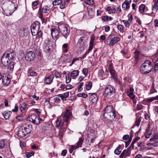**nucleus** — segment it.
<instances>
[{
	"instance_id": "f257e3e1",
	"label": "nucleus",
	"mask_w": 158,
	"mask_h": 158,
	"mask_svg": "<svg viewBox=\"0 0 158 158\" xmlns=\"http://www.w3.org/2000/svg\"><path fill=\"white\" fill-rule=\"evenodd\" d=\"M104 111V117L107 120L111 121L115 118V111L112 105L107 106Z\"/></svg>"
},
{
	"instance_id": "f03ea898",
	"label": "nucleus",
	"mask_w": 158,
	"mask_h": 158,
	"mask_svg": "<svg viewBox=\"0 0 158 158\" xmlns=\"http://www.w3.org/2000/svg\"><path fill=\"white\" fill-rule=\"evenodd\" d=\"M32 129V125L30 124H26L19 129L18 131V136L19 137H23L30 133Z\"/></svg>"
},
{
	"instance_id": "7ed1b4c3",
	"label": "nucleus",
	"mask_w": 158,
	"mask_h": 158,
	"mask_svg": "<svg viewBox=\"0 0 158 158\" xmlns=\"http://www.w3.org/2000/svg\"><path fill=\"white\" fill-rule=\"evenodd\" d=\"M153 68V65L149 60H145L140 67V71L142 73L148 74L150 73Z\"/></svg>"
},
{
	"instance_id": "20e7f679",
	"label": "nucleus",
	"mask_w": 158,
	"mask_h": 158,
	"mask_svg": "<svg viewBox=\"0 0 158 158\" xmlns=\"http://www.w3.org/2000/svg\"><path fill=\"white\" fill-rule=\"evenodd\" d=\"M115 93V90L114 88L109 85L105 88L103 95L104 97L111 99L113 97Z\"/></svg>"
},
{
	"instance_id": "39448f33",
	"label": "nucleus",
	"mask_w": 158,
	"mask_h": 158,
	"mask_svg": "<svg viewBox=\"0 0 158 158\" xmlns=\"http://www.w3.org/2000/svg\"><path fill=\"white\" fill-rule=\"evenodd\" d=\"M119 37L114 36V35H110L105 41V43L109 46H113L120 41Z\"/></svg>"
},
{
	"instance_id": "423d86ee",
	"label": "nucleus",
	"mask_w": 158,
	"mask_h": 158,
	"mask_svg": "<svg viewBox=\"0 0 158 158\" xmlns=\"http://www.w3.org/2000/svg\"><path fill=\"white\" fill-rule=\"evenodd\" d=\"M58 28L60 33L66 39L70 33V28L68 26L64 24H58Z\"/></svg>"
},
{
	"instance_id": "0eeeda50",
	"label": "nucleus",
	"mask_w": 158,
	"mask_h": 158,
	"mask_svg": "<svg viewBox=\"0 0 158 158\" xmlns=\"http://www.w3.org/2000/svg\"><path fill=\"white\" fill-rule=\"evenodd\" d=\"M50 11V9L49 7L47 6H44L42 9L41 7L40 8L38 12L39 17L40 18L43 23L44 22L45 19L43 17V13H48Z\"/></svg>"
},
{
	"instance_id": "6e6552de",
	"label": "nucleus",
	"mask_w": 158,
	"mask_h": 158,
	"mask_svg": "<svg viewBox=\"0 0 158 158\" xmlns=\"http://www.w3.org/2000/svg\"><path fill=\"white\" fill-rule=\"evenodd\" d=\"M51 32L52 38L55 40L54 42L55 44L56 40L59 39L60 37L59 30L57 28H52L51 29Z\"/></svg>"
},
{
	"instance_id": "1a4fd4ad",
	"label": "nucleus",
	"mask_w": 158,
	"mask_h": 158,
	"mask_svg": "<svg viewBox=\"0 0 158 158\" xmlns=\"http://www.w3.org/2000/svg\"><path fill=\"white\" fill-rule=\"evenodd\" d=\"M40 118L39 116L38 117L36 114H31L29 117V119L30 121L33 123L36 124H39L40 123Z\"/></svg>"
},
{
	"instance_id": "9d476101",
	"label": "nucleus",
	"mask_w": 158,
	"mask_h": 158,
	"mask_svg": "<svg viewBox=\"0 0 158 158\" xmlns=\"http://www.w3.org/2000/svg\"><path fill=\"white\" fill-rule=\"evenodd\" d=\"M35 54L32 51L27 52L25 55V59L26 60L31 61L35 59Z\"/></svg>"
},
{
	"instance_id": "9b49d317",
	"label": "nucleus",
	"mask_w": 158,
	"mask_h": 158,
	"mask_svg": "<svg viewBox=\"0 0 158 158\" xmlns=\"http://www.w3.org/2000/svg\"><path fill=\"white\" fill-rule=\"evenodd\" d=\"M72 116V112L70 110L67 109L65 113L63 115V120L68 123L69 121L71 116Z\"/></svg>"
},
{
	"instance_id": "f8f14e48",
	"label": "nucleus",
	"mask_w": 158,
	"mask_h": 158,
	"mask_svg": "<svg viewBox=\"0 0 158 158\" xmlns=\"http://www.w3.org/2000/svg\"><path fill=\"white\" fill-rule=\"evenodd\" d=\"M52 4L53 6L60 5V8L61 9H63L65 8V1L62 0H54L52 2Z\"/></svg>"
},
{
	"instance_id": "ddd939ff",
	"label": "nucleus",
	"mask_w": 158,
	"mask_h": 158,
	"mask_svg": "<svg viewBox=\"0 0 158 158\" xmlns=\"http://www.w3.org/2000/svg\"><path fill=\"white\" fill-rule=\"evenodd\" d=\"M108 69L111 76L113 79L116 78L117 76V74L116 71L114 69L113 65L112 63L109 64Z\"/></svg>"
},
{
	"instance_id": "4468645a",
	"label": "nucleus",
	"mask_w": 158,
	"mask_h": 158,
	"mask_svg": "<svg viewBox=\"0 0 158 158\" xmlns=\"http://www.w3.org/2000/svg\"><path fill=\"white\" fill-rule=\"evenodd\" d=\"M89 100L92 103H96L98 101V97L96 94L95 93H89Z\"/></svg>"
},
{
	"instance_id": "2eb2a0df",
	"label": "nucleus",
	"mask_w": 158,
	"mask_h": 158,
	"mask_svg": "<svg viewBox=\"0 0 158 158\" xmlns=\"http://www.w3.org/2000/svg\"><path fill=\"white\" fill-rule=\"evenodd\" d=\"M131 153L130 147L126 150H124L121 153L119 156V158H126L127 157L130 156Z\"/></svg>"
},
{
	"instance_id": "dca6fc26",
	"label": "nucleus",
	"mask_w": 158,
	"mask_h": 158,
	"mask_svg": "<svg viewBox=\"0 0 158 158\" xmlns=\"http://www.w3.org/2000/svg\"><path fill=\"white\" fill-rule=\"evenodd\" d=\"M150 140L151 141H154V142L151 143V145L155 147L158 146V135L155 134L153 137L150 139Z\"/></svg>"
},
{
	"instance_id": "f3484780",
	"label": "nucleus",
	"mask_w": 158,
	"mask_h": 158,
	"mask_svg": "<svg viewBox=\"0 0 158 158\" xmlns=\"http://www.w3.org/2000/svg\"><path fill=\"white\" fill-rule=\"evenodd\" d=\"M131 1V0H127L123 3L122 7L124 10H127L129 9Z\"/></svg>"
},
{
	"instance_id": "a211bd4d",
	"label": "nucleus",
	"mask_w": 158,
	"mask_h": 158,
	"mask_svg": "<svg viewBox=\"0 0 158 158\" xmlns=\"http://www.w3.org/2000/svg\"><path fill=\"white\" fill-rule=\"evenodd\" d=\"M54 77V74H52L48 77H45L44 80V83L46 84H50L52 82Z\"/></svg>"
},
{
	"instance_id": "6ab92c4d",
	"label": "nucleus",
	"mask_w": 158,
	"mask_h": 158,
	"mask_svg": "<svg viewBox=\"0 0 158 158\" xmlns=\"http://www.w3.org/2000/svg\"><path fill=\"white\" fill-rule=\"evenodd\" d=\"M27 73L28 76L31 77H35L37 75V73L35 71L34 68L31 67L29 68L27 71Z\"/></svg>"
},
{
	"instance_id": "aec40b11",
	"label": "nucleus",
	"mask_w": 158,
	"mask_h": 158,
	"mask_svg": "<svg viewBox=\"0 0 158 158\" xmlns=\"http://www.w3.org/2000/svg\"><path fill=\"white\" fill-rule=\"evenodd\" d=\"M10 82V79L7 76H4L2 77V83L5 86L8 85Z\"/></svg>"
},
{
	"instance_id": "412c9836",
	"label": "nucleus",
	"mask_w": 158,
	"mask_h": 158,
	"mask_svg": "<svg viewBox=\"0 0 158 158\" xmlns=\"http://www.w3.org/2000/svg\"><path fill=\"white\" fill-rule=\"evenodd\" d=\"M8 60H9L6 56L3 54L1 58L2 64L4 66H6L8 65Z\"/></svg>"
},
{
	"instance_id": "4be33fe9",
	"label": "nucleus",
	"mask_w": 158,
	"mask_h": 158,
	"mask_svg": "<svg viewBox=\"0 0 158 158\" xmlns=\"http://www.w3.org/2000/svg\"><path fill=\"white\" fill-rule=\"evenodd\" d=\"M84 140V138L82 137L79 138L77 142L74 146L76 148H79L81 147L83 142Z\"/></svg>"
},
{
	"instance_id": "5701e85b",
	"label": "nucleus",
	"mask_w": 158,
	"mask_h": 158,
	"mask_svg": "<svg viewBox=\"0 0 158 158\" xmlns=\"http://www.w3.org/2000/svg\"><path fill=\"white\" fill-rule=\"evenodd\" d=\"M99 76L102 79L107 77V74L104 72L103 69L99 70L98 72Z\"/></svg>"
},
{
	"instance_id": "b1692460",
	"label": "nucleus",
	"mask_w": 158,
	"mask_h": 158,
	"mask_svg": "<svg viewBox=\"0 0 158 158\" xmlns=\"http://www.w3.org/2000/svg\"><path fill=\"white\" fill-rule=\"evenodd\" d=\"M27 104L25 102H23L20 104V109L21 112L23 113L25 110H27Z\"/></svg>"
},
{
	"instance_id": "393cba45",
	"label": "nucleus",
	"mask_w": 158,
	"mask_h": 158,
	"mask_svg": "<svg viewBox=\"0 0 158 158\" xmlns=\"http://www.w3.org/2000/svg\"><path fill=\"white\" fill-rule=\"evenodd\" d=\"M52 45L50 46V44H44L43 50L46 53L50 52L51 51V49L52 48Z\"/></svg>"
},
{
	"instance_id": "a878e982",
	"label": "nucleus",
	"mask_w": 158,
	"mask_h": 158,
	"mask_svg": "<svg viewBox=\"0 0 158 158\" xmlns=\"http://www.w3.org/2000/svg\"><path fill=\"white\" fill-rule=\"evenodd\" d=\"M40 27V23L38 21H36L32 24L31 27L35 29L39 30Z\"/></svg>"
},
{
	"instance_id": "bb28decb",
	"label": "nucleus",
	"mask_w": 158,
	"mask_h": 158,
	"mask_svg": "<svg viewBox=\"0 0 158 158\" xmlns=\"http://www.w3.org/2000/svg\"><path fill=\"white\" fill-rule=\"evenodd\" d=\"M12 114V112L9 111H6L2 113V115L6 119H7L10 117Z\"/></svg>"
},
{
	"instance_id": "cd10ccee",
	"label": "nucleus",
	"mask_w": 158,
	"mask_h": 158,
	"mask_svg": "<svg viewBox=\"0 0 158 158\" xmlns=\"http://www.w3.org/2000/svg\"><path fill=\"white\" fill-rule=\"evenodd\" d=\"M153 2H154V4L152 10L156 13L158 10V0H154Z\"/></svg>"
},
{
	"instance_id": "c85d7f7f",
	"label": "nucleus",
	"mask_w": 158,
	"mask_h": 158,
	"mask_svg": "<svg viewBox=\"0 0 158 158\" xmlns=\"http://www.w3.org/2000/svg\"><path fill=\"white\" fill-rule=\"evenodd\" d=\"M135 54V58L136 63L138 62L139 60V55L140 53V52L138 50H136L134 52Z\"/></svg>"
},
{
	"instance_id": "c756f323",
	"label": "nucleus",
	"mask_w": 158,
	"mask_h": 158,
	"mask_svg": "<svg viewBox=\"0 0 158 158\" xmlns=\"http://www.w3.org/2000/svg\"><path fill=\"white\" fill-rule=\"evenodd\" d=\"M106 11L108 12L111 11L110 12H109V13L110 14H111V13L112 14H114L116 12L115 8L114 7H112L111 8L110 6H107L106 8Z\"/></svg>"
},
{
	"instance_id": "7c9ffc66",
	"label": "nucleus",
	"mask_w": 158,
	"mask_h": 158,
	"mask_svg": "<svg viewBox=\"0 0 158 158\" xmlns=\"http://www.w3.org/2000/svg\"><path fill=\"white\" fill-rule=\"evenodd\" d=\"M62 50L63 52L64 53H66L68 52L69 50V48L68 44H64L63 45Z\"/></svg>"
},
{
	"instance_id": "2f4dec72",
	"label": "nucleus",
	"mask_w": 158,
	"mask_h": 158,
	"mask_svg": "<svg viewBox=\"0 0 158 158\" xmlns=\"http://www.w3.org/2000/svg\"><path fill=\"white\" fill-rule=\"evenodd\" d=\"M14 67V64L13 62H10L7 66L8 71L9 72H11L13 70Z\"/></svg>"
},
{
	"instance_id": "473e14b6",
	"label": "nucleus",
	"mask_w": 158,
	"mask_h": 158,
	"mask_svg": "<svg viewBox=\"0 0 158 158\" xmlns=\"http://www.w3.org/2000/svg\"><path fill=\"white\" fill-rule=\"evenodd\" d=\"M102 19L104 21L108 22L111 20L113 18L112 17L108 16L107 15H105L102 16Z\"/></svg>"
},
{
	"instance_id": "72a5a7b5",
	"label": "nucleus",
	"mask_w": 158,
	"mask_h": 158,
	"mask_svg": "<svg viewBox=\"0 0 158 158\" xmlns=\"http://www.w3.org/2000/svg\"><path fill=\"white\" fill-rule=\"evenodd\" d=\"M87 10L89 16H92L93 15L94 13V11L92 8H91L89 6H88L87 7Z\"/></svg>"
},
{
	"instance_id": "f704fd0d",
	"label": "nucleus",
	"mask_w": 158,
	"mask_h": 158,
	"mask_svg": "<svg viewBox=\"0 0 158 158\" xmlns=\"http://www.w3.org/2000/svg\"><path fill=\"white\" fill-rule=\"evenodd\" d=\"M122 146L121 145L119 146L116 148L114 151V153L117 155H119L121 152V149Z\"/></svg>"
},
{
	"instance_id": "c9c22d12",
	"label": "nucleus",
	"mask_w": 158,
	"mask_h": 158,
	"mask_svg": "<svg viewBox=\"0 0 158 158\" xmlns=\"http://www.w3.org/2000/svg\"><path fill=\"white\" fill-rule=\"evenodd\" d=\"M79 71L78 70H73L70 73V75L72 77H76L79 75Z\"/></svg>"
},
{
	"instance_id": "e433bc0d",
	"label": "nucleus",
	"mask_w": 158,
	"mask_h": 158,
	"mask_svg": "<svg viewBox=\"0 0 158 158\" xmlns=\"http://www.w3.org/2000/svg\"><path fill=\"white\" fill-rule=\"evenodd\" d=\"M70 75L69 73H68L65 76V83L66 84L69 83L71 81V78L70 77Z\"/></svg>"
},
{
	"instance_id": "4c0bfd02",
	"label": "nucleus",
	"mask_w": 158,
	"mask_h": 158,
	"mask_svg": "<svg viewBox=\"0 0 158 158\" xmlns=\"http://www.w3.org/2000/svg\"><path fill=\"white\" fill-rule=\"evenodd\" d=\"M145 8V6L144 4H142L140 5L139 8V10L140 13H144Z\"/></svg>"
},
{
	"instance_id": "58836bf2",
	"label": "nucleus",
	"mask_w": 158,
	"mask_h": 158,
	"mask_svg": "<svg viewBox=\"0 0 158 158\" xmlns=\"http://www.w3.org/2000/svg\"><path fill=\"white\" fill-rule=\"evenodd\" d=\"M117 28L120 32L123 33L124 31V27L121 24H119L117 26Z\"/></svg>"
},
{
	"instance_id": "ea45409f",
	"label": "nucleus",
	"mask_w": 158,
	"mask_h": 158,
	"mask_svg": "<svg viewBox=\"0 0 158 158\" xmlns=\"http://www.w3.org/2000/svg\"><path fill=\"white\" fill-rule=\"evenodd\" d=\"M13 52H14V51L11 48H9L7 51H6L3 54L6 56H8Z\"/></svg>"
},
{
	"instance_id": "a19ab883",
	"label": "nucleus",
	"mask_w": 158,
	"mask_h": 158,
	"mask_svg": "<svg viewBox=\"0 0 158 158\" xmlns=\"http://www.w3.org/2000/svg\"><path fill=\"white\" fill-rule=\"evenodd\" d=\"M85 2L87 5H93L94 3V2L93 0H87L85 1Z\"/></svg>"
},
{
	"instance_id": "79ce46f5",
	"label": "nucleus",
	"mask_w": 158,
	"mask_h": 158,
	"mask_svg": "<svg viewBox=\"0 0 158 158\" xmlns=\"http://www.w3.org/2000/svg\"><path fill=\"white\" fill-rule=\"evenodd\" d=\"M77 96L78 97L86 98L88 97L87 94L84 93H79L77 94Z\"/></svg>"
},
{
	"instance_id": "37998d69",
	"label": "nucleus",
	"mask_w": 158,
	"mask_h": 158,
	"mask_svg": "<svg viewBox=\"0 0 158 158\" xmlns=\"http://www.w3.org/2000/svg\"><path fill=\"white\" fill-rule=\"evenodd\" d=\"M39 2V1L37 0L32 2V5L33 9H35L36 8V6L38 5Z\"/></svg>"
},
{
	"instance_id": "c03bdc74",
	"label": "nucleus",
	"mask_w": 158,
	"mask_h": 158,
	"mask_svg": "<svg viewBox=\"0 0 158 158\" xmlns=\"http://www.w3.org/2000/svg\"><path fill=\"white\" fill-rule=\"evenodd\" d=\"M92 82L89 81L88 82V84H86V90H89L91 89L92 86Z\"/></svg>"
},
{
	"instance_id": "a18cd8bd",
	"label": "nucleus",
	"mask_w": 158,
	"mask_h": 158,
	"mask_svg": "<svg viewBox=\"0 0 158 158\" xmlns=\"http://www.w3.org/2000/svg\"><path fill=\"white\" fill-rule=\"evenodd\" d=\"M123 22L126 27L129 28L131 24V23L126 20H123Z\"/></svg>"
},
{
	"instance_id": "49530a36",
	"label": "nucleus",
	"mask_w": 158,
	"mask_h": 158,
	"mask_svg": "<svg viewBox=\"0 0 158 158\" xmlns=\"http://www.w3.org/2000/svg\"><path fill=\"white\" fill-rule=\"evenodd\" d=\"M5 142L4 140H0V149H2L5 146Z\"/></svg>"
},
{
	"instance_id": "de8ad7c7",
	"label": "nucleus",
	"mask_w": 158,
	"mask_h": 158,
	"mask_svg": "<svg viewBox=\"0 0 158 158\" xmlns=\"http://www.w3.org/2000/svg\"><path fill=\"white\" fill-rule=\"evenodd\" d=\"M141 121V118H137L135 122V125L139 127Z\"/></svg>"
},
{
	"instance_id": "09e8293b",
	"label": "nucleus",
	"mask_w": 158,
	"mask_h": 158,
	"mask_svg": "<svg viewBox=\"0 0 158 158\" xmlns=\"http://www.w3.org/2000/svg\"><path fill=\"white\" fill-rule=\"evenodd\" d=\"M38 31L39 30L35 29L31 27V31L32 35L33 36L37 34Z\"/></svg>"
},
{
	"instance_id": "8fccbe9b",
	"label": "nucleus",
	"mask_w": 158,
	"mask_h": 158,
	"mask_svg": "<svg viewBox=\"0 0 158 158\" xmlns=\"http://www.w3.org/2000/svg\"><path fill=\"white\" fill-rule=\"evenodd\" d=\"M145 100L146 101V102L147 103L151 102L154 100H155V98L154 97H152V98H146Z\"/></svg>"
},
{
	"instance_id": "3c124183",
	"label": "nucleus",
	"mask_w": 158,
	"mask_h": 158,
	"mask_svg": "<svg viewBox=\"0 0 158 158\" xmlns=\"http://www.w3.org/2000/svg\"><path fill=\"white\" fill-rule=\"evenodd\" d=\"M145 100L146 101V102L147 103L151 102L154 100H155V98L154 97H152V98H146Z\"/></svg>"
},
{
	"instance_id": "603ef678",
	"label": "nucleus",
	"mask_w": 158,
	"mask_h": 158,
	"mask_svg": "<svg viewBox=\"0 0 158 158\" xmlns=\"http://www.w3.org/2000/svg\"><path fill=\"white\" fill-rule=\"evenodd\" d=\"M61 121V119L60 118H57V120L56 121V127H58L60 125Z\"/></svg>"
},
{
	"instance_id": "864d4df0",
	"label": "nucleus",
	"mask_w": 158,
	"mask_h": 158,
	"mask_svg": "<svg viewBox=\"0 0 158 158\" xmlns=\"http://www.w3.org/2000/svg\"><path fill=\"white\" fill-rule=\"evenodd\" d=\"M26 102L30 106L33 105L35 102L34 100L30 99L28 100Z\"/></svg>"
},
{
	"instance_id": "5fc2aeb1",
	"label": "nucleus",
	"mask_w": 158,
	"mask_h": 158,
	"mask_svg": "<svg viewBox=\"0 0 158 158\" xmlns=\"http://www.w3.org/2000/svg\"><path fill=\"white\" fill-rule=\"evenodd\" d=\"M154 68L156 71H158V58L155 62Z\"/></svg>"
},
{
	"instance_id": "6e6d98bb",
	"label": "nucleus",
	"mask_w": 158,
	"mask_h": 158,
	"mask_svg": "<svg viewBox=\"0 0 158 158\" xmlns=\"http://www.w3.org/2000/svg\"><path fill=\"white\" fill-rule=\"evenodd\" d=\"M34 152H27L26 154V156L27 158H29L34 154Z\"/></svg>"
},
{
	"instance_id": "4d7b16f0",
	"label": "nucleus",
	"mask_w": 158,
	"mask_h": 158,
	"mask_svg": "<svg viewBox=\"0 0 158 158\" xmlns=\"http://www.w3.org/2000/svg\"><path fill=\"white\" fill-rule=\"evenodd\" d=\"M95 45V44H92L89 43V48L88 50H87L88 51V52H90L92 50L93 48V47Z\"/></svg>"
},
{
	"instance_id": "13d9d810",
	"label": "nucleus",
	"mask_w": 158,
	"mask_h": 158,
	"mask_svg": "<svg viewBox=\"0 0 158 158\" xmlns=\"http://www.w3.org/2000/svg\"><path fill=\"white\" fill-rule=\"evenodd\" d=\"M37 35L39 38H41L42 40L43 39V32L41 31H38L37 32Z\"/></svg>"
},
{
	"instance_id": "bf43d9fd",
	"label": "nucleus",
	"mask_w": 158,
	"mask_h": 158,
	"mask_svg": "<svg viewBox=\"0 0 158 158\" xmlns=\"http://www.w3.org/2000/svg\"><path fill=\"white\" fill-rule=\"evenodd\" d=\"M70 147L71 148L69 149V152L70 153H72L74 150L77 148H76L73 145L71 146Z\"/></svg>"
},
{
	"instance_id": "052dcab7",
	"label": "nucleus",
	"mask_w": 158,
	"mask_h": 158,
	"mask_svg": "<svg viewBox=\"0 0 158 158\" xmlns=\"http://www.w3.org/2000/svg\"><path fill=\"white\" fill-rule=\"evenodd\" d=\"M66 90L71 89L73 88V86L72 85L69 84L66 85Z\"/></svg>"
},
{
	"instance_id": "680f3d73",
	"label": "nucleus",
	"mask_w": 158,
	"mask_h": 158,
	"mask_svg": "<svg viewBox=\"0 0 158 158\" xmlns=\"http://www.w3.org/2000/svg\"><path fill=\"white\" fill-rule=\"evenodd\" d=\"M95 40V37L92 35L90 37V40L89 43L95 44L94 41Z\"/></svg>"
},
{
	"instance_id": "e2e57ef3",
	"label": "nucleus",
	"mask_w": 158,
	"mask_h": 158,
	"mask_svg": "<svg viewBox=\"0 0 158 158\" xmlns=\"http://www.w3.org/2000/svg\"><path fill=\"white\" fill-rule=\"evenodd\" d=\"M15 54L14 52H13L10 54V55H9L7 56H6L8 58L9 60H11L13 59L14 57H15Z\"/></svg>"
},
{
	"instance_id": "0e129e2a",
	"label": "nucleus",
	"mask_w": 158,
	"mask_h": 158,
	"mask_svg": "<svg viewBox=\"0 0 158 158\" xmlns=\"http://www.w3.org/2000/svg\"><path fill=\"white\" fill-rule=\"evenodd\" d=\"M55 74L56 78H60L61 77V74L58 71H56Z\"/></svg>"
},
{
	"instance_id": "69168bd1",
	"label": "nucleus",
	"mask_w": 158,
	"mask_h": 158,
	"mask_svg": "<svg viewBox=\"0 0 158 158\" xmlns=\"http://www.w3.org/2000/svg\"><path fill=\"white\" fill-rule=\"evenodd\" d=\"M143 106L141 104H138L137 105L136 108L138 110H140L143 109Z\"/></svg>"
},
{
	"instance_id": "338daca9",
	"label": "nucleus",
	"mask_w": 158,
	"mask_h": 158,
	"mask_svg": "<svg viewBox=\"0 0 158 158\" xmlns=\"http://www.w3.org/2000/svg\"><path fill=\"white\" fill-rule=\"evenodd\" d=\"M19 35L20 37L24 38V36L25 37V32L23 31H21L19 33Z\"/></svg>"
},
{
	"instance_id": "774afa93",
	"label": "nucleus",
	"mask_w": 158,
	"mask_h": 158,
	"mask_svg": "<svg viewBox=\"0 0 158 158\" xmlns=\"http://www.w3.org/2000/svg\"><path fill=\"white\" fill-rule=\"evenodd\" d=\"M105 31L106 32H108L110 29V27L109 26L106 25L104 27Z\"/></svg>"
}]
</instances>
